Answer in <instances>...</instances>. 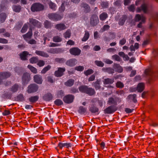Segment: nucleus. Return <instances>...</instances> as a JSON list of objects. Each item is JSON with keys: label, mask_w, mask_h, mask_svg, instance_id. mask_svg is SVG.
Segmentation results:
<instances>
[{"label": "nucleus", "mask_w": 158, "mask_h": 158, "mask_svg": "<svg viewBox=\"0 0 158 158\" xmlns=\"http://www.w3.org/2000/svg\"><path fill=\"white\" fill-rule=\"evenodd\" d=\"M89 110L92 113H96L98 111V109L94 106H92L89 108Z\"/></svg>", "instance_id": "40"}, {"label": "nucleus", "mask_w": 158, "mask_h": 158, "mask_svg": "<svg viewBox=\"0 0 158 158\" xmlns=\"http://www.w3.org/2000/svg\"><path fill=\"white\" fill-rule=\"evenodd\" d=\"M118 98H109L107 101V103L109 105L116 104V101Z\"/></svg>", "instance_id": "18"}, {"label": "nucleus", "mask_w": 158, "mask_h": 158, "mask_svg": "<svg viewBox=\"0 0 158 158\" xmlns=\"http://www.w3.org/2000/svg\"><path fill=\"white\" fill-rule=\"evenodd\" d=\"M114 82V79L108 78L104 79L103 83L104 85H107L111 84L113 83Z\"/></svg>", "instance_id": "27"}, {"label": "nucleus", "mask_w": 158, "mask_h": 158, "mask_svg": "<svg viewBox=\"0 0 158 158\" xmlns=\"http://www.w3.org/2000/svg\"><path fill=\"white\" fill-rule=\"evenodd\" d=\"M126 18L127 16H123V19L120 20L119 21V25H123L124 23Z\"/></svg>", "instance_id": "50"}, {"label": "nucleus", "mask_w": 158, "mask_h": 158, "mask_svg": "<svg viewBox=\"0 0 158 158\" xmlns=\"http://www.w3.org/2000/svg\"><path fill=\"white\" fill-rule=\"evenodd\" d=\"M13 10L14 11L16 12H19L21 9L20 6H14L13 7Z\"/></svg>", "instance_id": "44"}, {"label": "nucleus", "mask_w": 158, "mask_h": 158, "mask_svg": "<svg viewBox=\"0 0 158 158\" xmlns=\"http://www.w3.org/2000/svg\"><path fill=\"white\" fill-rule=\"evenodd\" d=\"M85 32L84 36L82 40L83 41H86L89 37V34L88 32L87 31H85Z\"/></svg>", "instance_id": "35"}, {"label": "nucleus", "mask_w": 158, "mask_h": 158, "mask_svg": "<svg viewBox=\"0 0 158 158\" xmlns=\"http://www.w3.org/2000/svg\"><path fill=\"white\" fill-rule=\"evenodd\" d=\"M148 10V6L147 4L143 3L142 5L140 7L138 8L136 11L137 12H139L142 11L144 13H146Z\"/></svg>", "instance_id": "5"}, {"label": "nucleus", "mask_w": 158, "mask_h": 158, "mask_svg": "<svg viewBox=\"0 0 158 158\" xmlns=\"http://www.w3.org/2000/svg\"><path fill=\"white\" fill-rule=\"evenodd\" d=\"M55 27L58 30L61 31L65 29L66 27L63 24H58L56 25Z\"/></svg>", "instance_id": "21"}, {"label": "nucleus", "mask_w": 158, "mask_h": 158, "mask_svg": "<svg viewBox=\"0 0 158 158\" xmlns=\"http://www.w3.org/2000/svg\"><path fill=\"white\" fill-rule=\"evenodd\" d=\"M59 49H57L56 48H51L48 52L51 53H56L58 52V50Z\"/></svg>", "instance_id": "58"}, {"label": "nucleus", "mask_w": 158, "mask_h": 158, "mask_svg": "<svg viewBox=\"0 0 158 158\" xmlns=\"http://www.w3.org/2000/svg\"><path fill=\"white\" fill-rule=\"evenodd\" d=\"M38 89V86L34 84H31L28 87L27 90V92L29 93H32L37 91Z\"/></svg>", "instance_id": "2"}, {"label": "nucleus", "mask_w": 158, "mask_h": 158, "mask_svg": "<svg viewBox=\"0 0 158 158\" xmlns=\"http://www.w3.org/2000/svg\"><path fill=\"white\" fill-rule=\"evenodd\" d=\"M28 55V53L26 51H24L20 54V57L22 60H25L27 59V56Z\"/></svg>", "instance_id": "22"}, {"label": "nucleus", "mask_w": 158, "mask_h": 158, "mask_svg": "<svg viewBox=\"0 0 158 158\" xmlns=\"http://www.w3.org/2000/svg\"><path fill=\"white\" fill-rule=\"evenodd\" d=\"M116 110L114 109V107L112 106H109L104 110L105 113L108 114L113 113Z\"/></svg>", "instance_id": "10"}, {"label": "nucleus", "mask_w": 158, "mask_h": 158, "mask_svg": "<svg viewBox=\"0 0 158 158\" xmlns=\"http://www.w3.org/2000/svg\"><path fill=\"white\" fill-rule=\"evenodd\" d=\"M95 64L98 66L102 67L104 66V63L101 61L96 60L95 61Z\"/></svg>", "instance_id": "47"}, {"label": "nucleus", "mask_w": 158, "mask_h": 158, "mask_svg": "<svg viewBox=\"0 0 158 158\" xmlns=\"http://www.w3.org/2000/svg\"><path fill=\"white\" fill-rule=\"evenodd\" d=\"M18 88V85L17 84H15L13 86H12L10 89V90L12 93H14L17 91Z\"/></svg>", "instance_id": "37"}, {"label": "nucleus", "mask_w": 158, "mask_h": 158, "mask_svg": "<svg viewBox=\"0 0 158 158\" xmlns=\"http://www.w3.org/2000/svg\"><path fill=\"white\" fill-rule=\"evenodd\" d=\"M86 109L85 108L82 106H80L78 110V112L81 113H83L86 112Z\"/></svg>", "instance_id": "53"}, {"label": "nucleus", "mask_w": 158, "mask_h": 158, "mask_svg": "<svg viewBox=\"0 0 158 158\" xmlns=\"http://www.w3.org/2000/svg\"><path fill=\"white\" fill-rule=\"evenodd\" d=\"M112 59L115 60L120 61L121 58L119 56L117 55H114L112 56Z\"/></svg>", "instance_id": "48"}, {"label": "nucleus", "mask_w": 158, "mask_h": 158, "mask_svg": "<svg viewBox=\"0 0 158 158\" xmlns=\"http://www.w3.org/2000/svg\"><path fill=\"white\" fill-rule=\"evenodd\" d=\"M100 80H98L97 81L94 82V86L96 89H100Z\"/></svg>", "instance_id": "34"}, {"label": "nucleus", "mask_w": 158, "mask_h": 158, "mask_svg": "<svg viewBox=\"0 0 158 158\" xmlns=\"http://www.w3.org/2000/svg\"><path fill=\"white\" fill-rule=\"evenodd\" d=\"M37 65L40 67H42L45 64V63L44 61L41 60H40L37 62Z\"/></svg>", "instance_id": "54"}, {"label": "nucleus", "mask_w": 158, "mask_h": 158, "mask_svg": "<svg viewBox=\"0 0 158 158\" xmlns=\"http://www.w3.org/2000/svg\"><path fill=\"white\" fill-rule=\"evenodd\" d=\"M69 52L72 55H78L80 54L81 51L77 48H73L70 49L69 50Z\"/></svg>", "instance_id": "8"}, {"label": "nucleus", "mask_w": 158, "mask_h": 158, "mask_svg": "<svg viewBox=\"0 0 158 158\" xmlns=\"http://www.w3.org/2000/svg\"><path fill=\"white\" fill-rule=\"evenodd\" d=\"M103 71L107 72L109 74H112L114 73V69L111 68H103L102 69Z\"/></svg>", "instance_id": "26"}, {"label": "nucleus", "mask_w": 158, "mask_h": 158, "mask_svg": "<svg viewBox=\"0 0 158 158\" xmlns=\"http://www.w3.org/2000/svg\"><path fill=\"white\" fill-rule=\"evenodd\" d=\"M74 82V80L70 79L65 82V85L68 86H71L73 84Z\"/></svg>", "instance_id": "32"}, {"label": "nucleus", "mask_w": 158, "mask_h": 158, "mask_svg": "<svg viewBox=\"0 0 158 158\" xmlns=\"http://www.w3.org/2000/svg\"><path fill=\"white\" fill-rule=\"evenodd\" d=\"M93 73V71L92 69H89L85 71L84 72L86 76L90 75Z\"/></svg>", "instance_id": "52"}, {"label": "nucleus", "mask_w": 158, "mask_h": 158, "mask_svg": "<svg viewBox=\"0 0 158 158\" xmlns=\"http://www.w3.org/2000/svg\"><path fill=\"white\" fill-rule=\"evenodd\" d=\"M99 22L98 16L96 15H93L91 17L90 21V24L93 26H96Z\"/></svg>", "instance_id": "4"}, {"label": "nucleus", "mask_w": 158, "mask_h": 158, "mask_svg": "<svg viewBox=\"0 0 158 158\" xmlns=\"http://www.w3.org/2000/svg\"><path fill=\"white\" fill-rule=\"evenodd\" d=\"M107 17V14L106 13L103 12L100 15L99 17L101 20L103 21L105 20Z\"/></svg>", "instance_id": "33"}, {"label": "nucleus", "mask_w": 158, "mask_h": 158, "mask_svg": "<svg viewBox=\"0 0 158 158\" xmlns=\"http://www.w3.org/2000/svg\"><path fill=\"white\" fill-rule=\"evenodd\" d=\"M53 40L56 42H59L62 41V38L58 36H56L53 37Z\"/></svg>", "instance_id": "38"}, {"label": "nucleus", "mask_w": 158, "mask_h": 158, "mask_svg": "<svg viewBox=\"0 0 158 158\" xmlns=\"http://www.w3.org/2000/svg\"><path fill=\"white\" fill-rule=\"evenodd\" d=\"M95 91L94 89L92 88H88L86 94L91 96L95 94Z\"/></svg>", "instance_id": "31"}, {"label": "nucleus", "mask_w": 158, "mask_h": 158, "mask_svg": "<svg viewBox=\"0 0 158 158\" xmlns=\"http://www.w3.org/2000/svg\"><path fill=\"white\" fill-rule=\"evenodd\" d=\"M34 81L39 84L42 83V80L41 76L38 75H35L34 77Z\"/></svg>", "instance_id": "15"}, {"label": "nucleus", "mask_w": 158, "mask_h": 158, "mask_svg": "<svg viewBox=\"0 0 158 158\" xmlns=\"http://www.w3.org/2000/svg\"><path fill=\"white\" fill-rule=\"evenodd\" d=\"M35 53L38 55L41 56H42L47 57L48 56V55L44 52L41 51H36Z\"/></svg>", "instance_id": "19"}, {"label": "nucleus", "mask_w": 158, "mask_h": 158, "mask_svg": "<svg viewBox=\"0 0 158 158\" xmlns=\"http://www.w3.org/2000/svg\"><path fill=\"white\" fill-rule=\"evenodd\" d=\"M28 24H29V23H27L24 24L21 30L22 33H24L26 32L27 29Z\"/></svg>", "instance_id": "45"}, {"label": "nucleus", "mask_w": 158, "mask_h": 158, "mask_svg": "<svg viewBox=\"0 0 158 158\" xmlns=\"http://www.w3.org/2000/svg\"><path fill=\"white\" fill-rule=\"evenodd\" d=\"M145 73L147 75L149 76L152 77L150 78V79H151L152 77L154 75L152 69L151 68H149L146 69L145 71Z\"/></svg>", "instance_id": "13"}, {"label": "nucleus", "mask_w": 158, "mask_h": 158, "mask_svg": "<svg viewBox=\"0 0 158 158\" xmlns=\"http://www.w3.org/2000/svg\"><path fill=\"white\" fill-rule=\"evenodd\" d=\"M88 88L87 86L81 85L79 87V89L80 92L86 93Z\"/></svg>", "instance_id": "23"}, {"label": "nucleus", "mask_w": 158, "mask_h": 158, "mask_svg": "<svg viewBox=\"0 0 158 158\" xmlns=\"http://www.w3.org/2000/svg\"><path fill=\"white\" fill-rule=\"evenodd\" d=\"M75 69L80 71H81L84 69V67L82 66H79L75 67Z\"/></svg>", "instance_id": "57"}, {"label": "nucleus", "mask_w": 158, "mask_h": 158, "mask_svg": "<svg viewBox=\"0 0 158 158\" xmlns=\"http://www.w3.org/2000/svg\"><path fill=\"white\" fill-rule=\"evenodd\" d=\"M39 99V97L38 96H34L31 97L29 98V101L32 103L35 102H36Z\"/></svg>", "instance_id": "29"}, {"label": "nucleus", "mask_w": 158, "mask_h": 158, "mask_svg": "<svg viewBox=\"0 0 158 158\" xmlns=\"http://www.w3.org/2000/svg\"><path fill=\"white\" fill-rule=\"evenodd\" d=\"M71 31L69 30H67L64 34V36L65 38H69L71 36Z\"/></svg>", "instance_id": "41"}, {"label": "nucleus", "mask_w": 158, "mask_h": 158, "mask_svg": "<svg viewBox=\"0 0 158 158\" xmlns=\"http://www.w3.org/2000/svg\"><path fill=\"white\" fill-rule=\"evenodd\" d=\"M135 19L136 21H139L141 20L142 22L144 23L145 21L146 18L143 15H140L139 14L136 15L135 16Z\"/></svg>", "instance_id": "14"}, {"label": "nucleus", "mask_w": 158, "mask_h": 158, "mask_svg": "<svg viewBox=\"0 0 158 158\" xmlns=\"http://www.w3.org/2000/svg\"><path fill=\"white\" fill-rule=\"evenodd\" d=\"M38 58L36 57H33L30 60V62L31 63L33 64L37 62Z\"/></svg>", "instance_id": "49"}, {"label": "nucleus", "mask_w": 158, "mask_h": 158, "mask_svg": "<svg viewBox=\"0 0 158 158\" xmlns=\"http://www.w3.org/2000/svg\"><path fill=\"white\" fill-rule=\"evenodd\" d=\"M73 99L74 97L73 95H68L64 97L63 101L66 103H70L73 102Z\"/></svg>", "instance_id": "6"}, {"label": "nucleus", "mask_w": 158, "mask_h": 158, "mask_svg": "<svg viewBox=\"0 0 158 158\" xmlns=\"http://www.w3.org/2000/svg\"><path fill=\"white\" fill-rule=\"evenodd\" d=\"M51 66L49 65L44 67L41 71V73H45L47 71L49 70L51 68Z\"/></svg>", "instance_id": "46"}, {"label": "nucleus", "mask_w": 158, "mask_h": 158, "mask_svg": "<svg viewBox=\"0 0 158 158\" xmlns=\"http://www.w3.org/2000/svg\"><path fill=\"white\" fill-rule=\"evenodd\" d=\"M76 60L75 59H70L67 61L66 62V64L70 66H73L75 64Z\"/></svg>", "instance_id": "17"}, {"label": "nucleus", "mask_w": 158, "mask_h": 158, "mask_svg": "<svg viewBox=\"0 0 158 158\" xmlns=\"http://www.w3.org/2000/svg\"><path fill=\"white\" fill-rule=\"evenodd\" d=\"M52 33L51 32L46 33L43 36L44 37V44H46V41L47 39V38H50L51 37Z\"/></svg>", "instance_id": "28"}, {"label": "nucleus", "mask_w": 158, "mask_h": 158, "mask_svg": "<svg viewBox=\"0 0 158 158\" xmlns=\"http://www.w3.org/2000/svg\"><path fill=\"white\" fill-rule=\"evenodd\" d=\"M44 9V6L39 3L33 4L31 7V10L32 12L38 11Z\"/></svg>", "instance_id": "1"}, {"label": "nucleus", "mask_w": 158, "mask_h": 158, "mask_svg": "<svg viewBox=\"0 0 158 158\" xmlns=\"http://www.w3.org/2000/svg\"><path fill=\"white\" fill-rule=\"evenodd\" d=\"M28 68L30 70L31 72L34 73H37L36 69L30 65H28Z\"/></svg>", "instance_id": "39"}, {"label": "nucleus", "mask_w": 158, "mask_h": 158, "mask_svg": "<svg viewBox=\"0 0 158 158\" xmlns=\"http://www.w3.org/2000/svg\"><path fill=\"white\" fill-rule=\"evenodd\" d=\"M44 98L46 100L50 101L52 99V96L51 94L49 93L45 95Z\"/></svg>", "instance_id": "36"}, {"label": "nucleus", "mask_w": 158, "mask_h": 158, "mask_svg": "<svg viewBox=\"0 0 158 158\" xmlns=\"http://www.w3.org/2000/svg\"><path fill=\"white\" fill-rule=\"evenodd\" d=\"M116 86L118 88H122L124 86L123 84L121 82H117L116 84Z\"/></svg>", "instance_id": "56"}, {"label": "nucleus", "mask_w": 158, "mask_h": 158, "mask_svg": "<svg viewBox=\"0 0 158 158\" xmlns=\"http://www.w3.org/2000/svg\"><path fill=\"white\" fill-rule=\"evenodd\" d=\"M113 67L117 69V72L121 73L123 71V69L119 64H114L113 65Z\"/></svg>", "instance_id": "20"}, {"label": "nucleus", "mask_w": 158, "mask_h": 158, "mask_svg": "<svg viewBox=\"0 0 158 158\" xmlns=\"http://www.w3.org/2000/svg\"><path fill=\"white\" fill-rule=\"evenodd\" d=\"M136 95L135 94H130L128 97V99L130 100H131L134 102L135 103L137 102L136 99Z\"/></svg>", "instance_id": "24"}, {"label": "nucleus", "mask_w": 158, "mask_h": 158, "mask_svg": "<svg viewBox=\"0 0 158 158\" xmlns=\"http://www.w3.org/2000/svg\"><path fill=\"white\" fill-rule=\"evenodd\" d=\"M126 43V40L125 39L123 38L119 42L120 44L122 45H124Z\"/></svg>", "instance_id": "64"}, {"label": "nucleus", "mask_w": 158, "mask_h": 158, "mask_svg": "<svg viewBox=\"0 0 158 158\" xmlns=\"http://www.w3.org/2000/svg\"><path fill=\"white\" fill-rule=\"evenodd\" d=\"M55 104L57 106H60L63 104L62 101L60 99H56L55 101Z\"/></svg>", "instance_id": "51"}, {"label": "nucleus", "mask_w": 158, "mask_h": 158, "mask_svg": "<svg viewBox=\"0 0 158 158\" xmlns=\"http://www.w3.org/2000/svg\"><path fill=\"white\" fill-rule=\"evenodd\" d=\"M6 18V14L3 13L0 15V20L2 23L5 21Z\"/></svg>", "instance_id": "42"}, {"label": "nucleus", "mask_w": 158, "mask_h": 158, "mask_svg": "<svg viewBox=\"0 0 158 158\" xmlns=\"http://www.w3.org/2000/svg\"><path fill=\"white\" fill-rule=\"evenodd\" d=\"M44 27L46 28H48L51 27V23L48 21H46L44 23Z\"/></svg>", "instance_id": "55"}, {"label": "nucleus", "mask_w": 158, "mask_h": 158, "mask_svg": "<svg viewBox=\"0 0 158 158\" xmlns=\"http://www.w3.org/2000/svg\"><path fill=\"white\" fill-rule=\"evenodd\" d=\"M110 26L108 25H105L103 28L101 30L102 32H103L109 29Z\"/></svg>", "instance_id": "60"}, {"label": "nucleus", "mask_w": 158, "mask_h": 158, "mask_svg": "<svg viewBox=\"0 0 158 158\" xmlns=\"http://www.w3.org/2000/svg\"><path fill=\"white\" fill-rule=\"evenodd\" d=\"M128 9L130 11L133 12L135 10V6L134 5H132L129 6Z\"/></svg>", "instance_id": "61"}, {"label": "nucleus", "mask_w": 158, "mask_h": 158, "mask_svg": "<svg viewBox=\"0 0 158 158\" xmlns=\"http://www.w3.org/2000/svg\"><path fill=\"white\" fill-rule=\"evenodd\" d=\"M10 112L9 110H6L2 114L4 116H6L10 114Z\"/></svg>", "instance_id": "63"}, {"label": "nucleus", "mask_w": 158, "mask_h": 158, "mask_svg": "<svg viewBox=\"0 0 158 158\" xmlns=\"http://www.w3.org/2000/svg\"><path fill=\"white\" fill-rule=\"evenodd\" d=\"M144 84L143 83H140L138 84L136 89L138 92H141L144 90Z\"/></svg>", "instance_id": "16"}, {"label": "nucleus", "mask_w": 158, "mask_h": 158, "mask_svg": "<svg viewBox=\"0 0 158 158\" xmlns=\"http://www.w3.org/2000/svg\"><path fill=\"white\" fill-rule=\"evenodd\" d=\"M65 71V69L64 68H59L58 70L55 71V75L57 77H61L63 75V73Z\"/></svg>", "instance_id": "9"}, {"label": "nucleus", "mask_w": 158, "mask_h": 158, "mask_svg": "<svg viewBox=\"0 0 158 158\" xmlns=\"http://www.w3.org/2000/svg\"><path fill=\"white\" fill-rule=\"evenodd\" d=\"M49 18L55 21L60 20L62 18L60 15L56 14H49L48 15Z\"/></svg>", "instance_id": "3"}, {"label": "nucleus", "mask_w": 158, "mask_h": 158, "mask_svg": "<svg viewBox=\"0 0 158 158\" xmlns=\"http://www.w3.org/2000/svg\"><path fill=\"white\" fill-rule=\"evenodd\" d=\"M10 74L8 72H3L0 73V84H1V82L3 80L10 77Z\"/></svg>", "instance_id": "7"}, {"label": "nucleus", "mask_w": 158, "mask_h": 158, "mask_svg": "<svg viewBox=\"0 0 158 158\" xmlns=\"http://www.w3.org/2000/svg\"><path fill=\"white\" fill-rule=\"evenodd\" d=\"M32 33L31 28L29 29L28 32L26 34L23 35L24 39L26 41H27L30 39L32 36Z\"/></svg>", "instance_id": "12"}, {"label": "nucleus", "mask_w": 158, "mask_h": 158, "mask_svg": "<svg viewBox=\"0 0 158 158\" xmlns=\"http://www.w3.org/2000/svg\"><path fill=\"white\" fill-rule=\"evenodd\" d=\"M29 23L34 26H36L38 27H41V24L40 22L37 20L33 19H29Z\"/></svg>", "instance_id": "11"}, {"label": "nucleus", "mask_w": 158, "mask_h": 158, "mask_svg": "<svg viewBox=\"0 0 158 158\" xmlns=\"http://www.w3.org/2000/svg\"><path fill=\"white\" fill-rule=\"evenodd\" d=\"M30 75L29 73H24L22 77V80H23L29 81L30 79Z\"/></svg>", "instance_id": "30"}, {"label": "nucleus", "mask_w": 158, "mask_h": 158, "mask_svg": "<svg viewBox=\"0 0 158 158\" xmlns=\"http://www.w3.org/2000/svg\"><path fill=\"white\" fill-rule=\"evenodd\" d=\"M47 3L49 4L50 8L53 10H55L56 8V6L55 4L49 0L46 1Z\"/></svg>", "instance_id": "25"}, {"label": "nucleus", "mask_w": 158, "mask_h": 158, "mask_svg": "<svg viewBox=\"0 0 158 158\" xmlns=\"http://www.w3.org/2000/svg\"><path fill=\"white\" fill-rule=\"evenodd\" d=\"M85 9V11L87 12L89 11L90 8L88 5L85 3H82L81 5Z\"/></svg>", "instance_id": "43"}, {"label": "nucleus", "mask_w": 158, "mask_h": 158, "mask_svg": "<svg viewBox=\"0 0 158 158\" xmlns=\"http://www.w3.org/2000/svg\"><path fill=\"white\" fill-rule=\"evenodd\" d=\"M8 42L7 40L5 39L0 38V43L2 44H6Z\"/></svg>", "instance_id": "62"}, {"label": "nucleus", "mask_w": 158, "mask_h": 158, "mask_svg": "<svg viewBox=\"0 0 158 158\" xmlns=\"http://www.w3.org/2000/svg\"><path fill=\"white\" fill-rule=\"evenodd\" d=\"M64 60L63 58H56L55 59L56 61L59 63H62L64 61Z\"/></svg>", "instance_id": "59"}]
</instances>
